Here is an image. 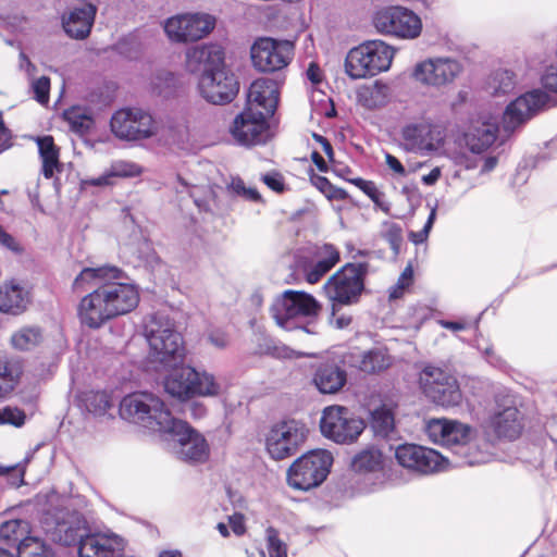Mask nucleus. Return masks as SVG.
<instances>
[{
    "instance_id": "a878e982",
    "label": "nucleus",
    "mask_w": 557,
    "mask_h": 557,
    "mask_svg": "<svg viewBox=\"0 0 557 557\" xmlns=\"http://www.w3.org/2000/svg\"><path fill=\"white\" fill-rule=\"evenodd\" d=\"M225 53L218 44L196 46L186 52V65L191 72L226 70L224 65Z\"/></svg>"
},
{
    "instance_id": "2f4dec72",
    "label": "nucleus",
    "mask_w": 557,
    "mask_h": 557,
    "mask_svg": "<svg viewBox=\"0 0 557 557\" xmlns=\"http://www.w3.org/2000/svg\"><path fill=\"white\" fill-rule=\"evenodd\" d=\"M123 272L115 267L85 268L74 280L73 288L83 290L88 286H100L108 280H120Z\"/></svg>"
},
{
    "instance_id": "79ce46f5",
    "label": "nucleus",
    "mask_w": 557,
    "mask_h": 557,
    "mask_svg": "<svg viewBox=\"0 0 557 557\" xmlns=\"http://www.w3.org/2000/svg\"><path fill=\"white\" fill-rule=\"evenodd\" d=\"M458 455L469 466L486 463L492 460L493 451L491 442L483 441L482 445L470 440L466 445V451H460Z\"/></svg>"
},
{
    "instance_id": "b1692460",
    "label": "nucleus",
    "mask_w": 557,
    "mask_h": 557,
    "mask_svg": "<svg viewBox=\"0 0 557 557\" xmlns=\"http://www.w3.org/2000/svg\"><path fill=\"white\" fill-rule=\"evenodd\" d=\"M277 83L270 78H259L251 83L248 90V106L256 113L270 117L274 114L278 103Z\"/></svg>"
},
{
    "instance_id": "8fccbe9b",
    "label": "nucleus",
    "mask_w": 557,
    "mask_h": 557,
    "mask_svg": "<svg viewBox=\"0 0 557 557\" xmlns=\"http://www.w3.org/2000/svg\"><path fill=\"white\" fill-rule=\"evenodd\" d=\"M84 401L86 409L96 416L104 414L112 407L110 395L103 391L87 393Z\"/></svg>"
},
{
    "instance_id": "37998d69",
    "label": "nucleus",
    "mask_w": 557,
    "mask_h": 557,
    "mask_svg": "<svg viewBox=\"0 0 557 557\" xmlns=\"http://www.w3.org/2000/svg\"><path fill=\"white\" fill-rule=\"evenodd\" d=\"M371 425L376 435L389 437L395 430V418L391 408L382 406L372 412Z\"/></svg>"
},
{
    "instance_id": "aec40b11",
    "label": "nucleus",
    "mask_w": 557,
    "mask_h": 557,
    "mask_svg": "<svg viewBox=\"0 0 557 557\" xmlns=\"http://www.w3.org/2000/svg\"><path fill=\"white\" fill-rule=\"evenodd\" d=\"M549 96L540 89H535L518 97L509 103L503 115V128L507 133L513 132L525 123L536 112L547 107Z\"/></svg>"
},
{
    "instance_id": "052dcab7",
    "label": "nucleus",
    "mask_w": 557,
    "mask_h": 557,
    "mask_svg": "<svg viewBox=\"0 0 557 557\" xmlns=\"http://www.w3.org/2000/svg\"><path fill=\"white\" fill-rule=\"evenodd\" d=\"M116 49L120 54L127 59H136L140 52V45L134 36L126 37L117 42Z\"/></svg>"
},
{
    "instance_id": "20e7f679",
    "label": "nucleus",
    "mask_w": 557,
    "mask_h": 557,
    "mask_svg": "<svg viewBox=\"0 0 557 557\" xmlns=\"http://www.w3.org/2000/svg\"><path fill=\"white\" fill-rule=\"evenodd\" d=\"M120 414L125 420L160 434L173 419L163 401L147 392L126 395L120 403Z\"/></svg>"
},
{
    "instance_id": "72a5a7b5",
    "label": "nucleus",
    "mask_w": 557,
    "mask_h": 557,
    "mask_svg": "<svg viewBox=\"0 0 557 557\" xmlns=\"http://www.w3.org/2000/svg\"><path fill=\"white\" fill-rule=\"evenodd\" d=\"M87 534L86 521L79 516H74L71 521L60 522L55 528V539L66 546H79L82 539Z\"/></svg>"
},
{
    "instance_id": "58836bf2",
    "label": "nucleus",
    "mask_w": 557,
    "mask_h": 557,
    "mask_svg": "<svg viewBox=\"0 0 557 557\" xmlns=\"http://www.w3.org/2000/svg\"><path fill=\"white\" fill-rule=\"evenodd\" d=\"M63 119L69 124L71 131L79 135L89 132L94 126V119L90 111L83 107H71L63 112Z\"/></svg>"
},
{
    "instance_id": "39448f33",
    "label": "nucleus",
    "mask_w": 557,
    "mask_h": 557,
    "mask_svg": "<svg viewBox=\"0 0 557 557\" xmlns=\"http://www.w3.org/2000/svg\"><path fill=\"white\" fill-rule=\"evenodd\" d=\"M164 388L173 397L187 399L194 396L218 397L226 391V385L211 373L181 367L165 379Z\"/></svg>"
},
{
    "instance_id": "f704fd0d",
    "label": "nucleus",
    "mask_w": 557,
    "mask_h": 557,
    "mask_svg": "<svg viewBox=\"0 0 557 557\" xmlns=\"http://www.w3.org/2000/svg\"><path fill=\"white\" fill-rule=\"evenodd\" d=\"M39 154L42 161V174L51 178L55 171H60L59 149L51 136H44L37 139Z\"/></svg>"
},
{
    "instance_id": "13d9d810",
    "label": "nucleus",
    "mask_w": 557,
    "mask_h": 557,
    "mask_svg": "<svg viewBox=\"0 0 557 557\" xmlns=\"http://www.w3.org/2000/svg\"><path fill=\"white\" fill-rule=\"evenodd\" d=\"M413 280V270L411 265H407L401 272L397 283L389 290V298L397 299L401 297L404 290L409 287Z\"/></svg>"
},
{
    "instance_id": "338daca9",
    "label": "nucleus",
    "mask_w": 557,
    "mask_h": 557,
    "mask_svg": "<svg viewBox=\"0 0 557 557\" xmlns=\"http://www.w3.org/2000/svg\"><path fill=\"white\" fill-rule=\"evenodd\" d=\"M141 252L144 255H140L139 258L143 259L145 265L154 269V267L159 264V258L153 251V249L150 247L149 243H143Z\"/></svg>"
},
{
    "instance_id": "bb28decb",
    "label": "nucleus",
    "mask_w": 557,
    "mask_h": 557,
    "mask_svg": "<svg viewBox=\"0 0 557 557\" xmlns=\"http://www.w3.org/2000/svg\"><path fill=\"white\" fill-rule=\"evenodd\" d=\"M498 132V120L492 115H481L472 122L465 138L472 152L480 153L494 144Z\"/></svg>"
},
{
    "instance_id": "0eeeda50",
    "label": "nucleus",
    "mask_w": 557,
    "mask_h": 557,
    "mask_svg": "<svg viewBox=\"0 0 557 557\" xmlns=\"http://www.w3.org/2000/svg\"><path fill=\"white\" fill-rule=\"evenodd\" d=\"M169 424L161 435L166 441L169 450L177 459L189 463H202L208 460L210 447L202 434L174 417Z\"/></svg>"
},
{
    "instance_id": "dca6fc26",
    "label": "nucleus",
    "mask_w": 557,
    "mask_h": 557,
    "mask_svg": "<svg viewBox=\"0 0 557 557\" xmlns=\"http://www.w3.org/2000/svg\"><path fill=\"white\" fill-rule=\"evenodd\" d=\"M307 429L296 420L274 424L265 437V448L271 458L282 460L293 456L305 442Z\"/></svg>"
},
{
    "instance_id": "69168bd1",
    "label": "nucleus",
    "mask_w": 557,
    "mask_h": 557,
    "mask_svg": "<svg viewBox=\"0 0 557 557\" xmlns=\"http://www.w3.org/2000/svg\"><path fill=\"white\" fill-rule=\"evenodd\" d=\"M14 474L12 484L15 486H21L24 483V474H25V466L14 465L10 467H4L0 465V476Z\"/></svg>"
},
{
    "instance_id": "09e8293b",
    "label": "nucleus",
    "mask_w": 557,
    "mask_h": 557,
    "mask_svg": "<svg viewBox=\"0 0 557 557\" xmlns=\"http://www.w3.org/2000/svg\"><path fill=\"white\" fill-rule=\"evenodd\" d=\"M350 182L361 189L379 209L385 213H389L391 203L385 199L384 193H382L373 182L360 177L350 180Z\"/></svg>"
},
{
    "instance_id": "7ed1b4c3",
    "label": "nucleus",
    "mask_w": 557,
    "mask_h": 557,
    "mask_svg": "<svg viewBox=\"0 0 557 557\" xmlns=\"http://www.w3.org/2000/svg\"><path fill=\"white\" fill-rule=\"evenodd\" d=\"M145 335L150 348V358L164 367L181 362L185 355L182 335L174 322L162 313L151 315L145 324Z\"/></svg>"
},
{
    "instance_id": "e2e57ef3",
    "label": "nucleus",
    "mask_w": 557,
    "mask_h": 557,
    "mask_svg": "<svg viewBox=\"0 0 557 557\" xmlns=\"http://www.w3.org/2000/svg\"><path fill=\"white\" fill-rule=\"evenodd\" d=\"M435 215H436V210L435 209H432L423 228L419 232H411L409 237L410 239L416 244H422L426 240L428 236H429V233L433 226V223H434V220H435Z\"/></svg>"
},
{
    "instance_id": "6ab92c4d",
    "label": "nucleus",
    "mask_w": 557,
    "mask_h": 557,
    "mask_svg": "<svg viewBox=\"0 0 557 557\" xmlns=\"http://www.w3.org/2000/svg\"><path fill=\"white\" fill-rule=\"evenodd\" d=\"M395 458L401 467L420 474L442 471L446 462L436 450L417 444L397 446Z\"/></svg>"
},
{
    "instance_id": "49530a36",
    "label": "nucleus",
    "mask_w": 557,
    "mask_h": 557,
    "mask_svg": "<svg viewBox=\"0 0 557 557\" xmlns=\"http://www.w3.org/2000/svg\"><path fill=\"white\" fill-rule=\"evenodd\" d=\"M382 465V454L374 447L363 449L352 459V468L359 472L377 470Z\"/></svg>"
},
{
    "instance_id": "9d476101",
    "label": "nucleus",
    "mask_w": 557,
    "mask_h": 557,
    "mask_svg": "<svg viewBox=\"0 0 557 557\" xmlns=\"http://www.w3.org/2000/svg\"><path fill=\"white\" fill-rule=\"evenodd\" d=\"M111 131L120 139L137 141L158 136L160 125L149 112L139 108H127L112 115Z\"/></svg>"
},
{
    "instance_id": "2eb2a0df",
    "label": "nucleus",
    "mask_w": 557,
    "mask_h": 557,
    "mask_svg": "<svg viewBox=\"0 0 557 557\" xmlns=\"http://www.w3.org/2000/svg\"><path fill=\"white\" fill-rule=\"evenodd\" d=\"M373 25L381 34L404 39L417 38L422 30L420 17L404 7H388L373 16Z\"/></svg>"
},
{
    "instance_id": "603ef678",
    "label": "nucleus",
    "mask_w": 557,
    "mask_h": 557,
    "mask_svg": "<svg viewBox=\"0 0 557 557\" xmlns=\"http://www.w3.org/2000/svg\"><path fill=\"white\" fill-rule=\"evenodd\" d=\"M265 541L269 557H287V545L278 537V532L274 528H267Z\"/></svg>"
},
{
    "instance_id": "473e14b6",
    "label": "nucleus",
    "mask_w": 557,
    "mask_h": 557,
    "mask_svg": "<svg viewBox=\"0 0 557 557\" xmlns=\"http://www.w3.org/2000/svg\"><path fill=\"white\" fill-rule=\"evenodd\" d=\"M23 372L22 362L15 357L0 356V398L10 394L17 385Z\"/></svg>"
},
{
    "instance_id": "680f3d73",
    "label": "nucleus",
    "mask_w": 557,
    "mask_h": 557,
    "mask_svg": "<svg viewBox=\"0 0 557 557\" xmlns=\"http://www.w3.org/2000/svg\"><path fill=\"white\" fill-rule=\"evenodd\" d=\"M319 261L326 262L333 268L339 261V251L331 244H324L317 252Z\"/></svg>"
},
{
    "instance_id": "4468645a",
    "label": "nucleus",
    "mask_w": 557,
    "mask_h": 557,
    "mask_svg": "<svg viewBox=\"0 0 557 557\" xmlns=\"http://www.w3.org/2000/svg\"><path fill=\"white\" fill-rule=\"evenodd\" d=\"M320 429L326 438L337 444H350L362 433L364 423L346 407L330 406L322 412Z\"/></svg>"
},
{
    "instance_id": "7c9ffc66",
    "label": "nucleus",
    "mask_w": 557,
    "mask_h": 557,
    "mask_svg": "<svg viewBox=\"0 0 557 557\" xmlns=\"http://www.w3.org/2000/svg\"><path fill=\"white\" fill-rule=\"evenodd\" d=\"M313 382L322 394H336L347 382V373L335 363H323L315 370Z\"/></svg>"
},
{
    "instance_id": "f03ea898",
    "label": "nucleus",
    "mask_w": 557,
    "mask_h": 557,
    "mask_svg": "<svg viewBox=\"0 0 557 557\" xmlns=\"http://www.w3.org/2000/svg\"><path fill=\"white\" fill-rule=\"evenodd\" d=\"M321 307L315 298L305 292L285 290L275 299L271 314L276 324L286 330L300 329L309 334H318L315 324H304L305 319L317 317Z\"/></svg>"
},
{
    "instance_id": "a18cd8bd",
    "label": "nucleus",
    "mask_w": 557,
    "mask_h": 557,
    "mask_svg": "<svg viewBox=\"0 0 557 557\" xmlns=\"http://www.w3.org/2000/svg\"><path fill=\"white\" fill-rule=\"evenodd\" d=\"M453 428L449 431V444L446 447L453 449L457 455L460 451H466V445L473 437V430L468 424L453 420Z\"/></svg>"
},
{
    "instance_id": "412c9836",
    "label": "nucleus",
    "mask_w": 557,
    "mask_h": 557,
    "mask_svg": "<svg viewBox=\"0 0 557 557\" xmlns=\"http://www.w3.org/2000/svg\"><path fill=\"white\" fill-rule=\"evenodd\" d=\"M238 89L236 77L227 70L206 71L199 79L201 96L214 104L231 102Z\"/></svg>"
},
{
    "instance_id": "c03bdc74",
    "label": "nucleus",
    "mask_w": 557,
    "mask_h": 557,
    "mask_svg": "<svg viewBox=\"0 0 557 557\" xmlns=\"http://www.w3.org/2000/svg\"><path fill=\"white\" fill-rule=\"evenodd\" d=\"M453 420L446 418L431 419L426 421L424 431L431 442L446 446L449 440V431L453 428Z\"/></svg>"
},
{
    "instance_id": "a211bd4d",
    "label": "nucleus",
    "mask_w": 557,
    "mask_h": 557,
    "mask_svg": "<svg viewBox=\"0 0 557 557\" xmlns=\"http://www.w3.org/2000/svg\"><path fill=\"white\" fill-rule=\"evenodd\" d=\"M293 55L292 41L270 37L258 38L250 49L252 64L260 72L280 71L289 64Z\"/></svg>"
},
{
    "instance_id": "774afa93",
    "label": "nucleus",
    "mask_w": 557,
    "mask_h": 557,
    "mask_svg": "<svg viewBox=\"0 0 557 557\" xmlns=\"http://www.w3.org/2000/svg\"><path fill=\"white\" fill-rule=\"evenodd\" d=\"M263 183L274 191H282L284 189L283 177L278 173L265 174L262 176Z\"/></svg>"
},
{
    "instance_id": "1a4fd4ad",
    "label": "nucleus",
    "mask_w": 557,
    "mask_h": 557,
    "mask_svg": "<svg viewBox=\"0 0 557 557\" xmlns=\"http://www.w3.org/2000/svg\"><path fill=\"white\" fill-rule=\"evenodd\" d=\"M332 462V455L321 449L299 457L288 469L289 486L302 491L319 486L326 479Z\"/></svg>"
},
{
    "instance_id": "393cba45",
    "label": "nucleus",
    "mask_w": 557,
    "mask_h": 557,
    "mask_svg": "<svg viewBox=\"0 0 557 557\" xmlns=\"http://www.w3.org/2000/svg\"><path fill=\"white\" fill-rule=\"evenodd\" d=\"M343 361L368 374H376L387 370L392 364V357L383 347L368 350H352L343 356Z\"/></svg>"
},
{
    "instance_id": "6e6d98bb",
    "label": "nucleus",
    "mask_w": 557,
    "mask_h": 557,
    "mask_svg": "<svg viewBox=\"0 0 557 557\" xmlns=\"http://www.w3.org/2000/svg\"><path fill=\"white\" fill-rule=\"evenodd\" d=\"M112 177H135L141 173V168L134 162L119 160L111 164L109 169Z\"/></svg>"
},
{
    "instance_id": "5fc2aeb1",
    "label": "nucleus",
    "mask_w": 557,
    "mask_h": 557,
    "mask_svg": "<svg viewBox=\"0 0 557 557\" xmlns=\"http://www.w3.org/2000/svg\"><path fill=\"white\" fill-rule=\"evenodd\" d=\"M381 235L388 242L394 252L397 253L403 242L401 227L397 223L384 221L381 226Z\"/></svg>"
},
{
    "instance_id": "c85d7f7f",
    "label": "nucleus",
    "mask_w": 557,
    "mask_h": 557,
    "mask_svg": "<svg viewBox=\"0 0 557 557\" xmlns=\"http://www.w3.org/2000/svg\"><path fill=\"white\" fill-rule=\"evenodd\" d=\"M97 9L90 3L72 9L62 18L65 33L76 39L87 37L91 30Z\"/></svg>"
},
{
    "instance_id": "3c124183",
    "label": "nucleus",
    "mask_w": 557,
    "mask_h": 557,
    "mask_svg": "<svg viewBox=\"0 0 557 557\" xmlns=\"http://www.w3.org/2000/svg\"><path fill=\"white\" fill-rule=\"evenodd\" d=\"M18 557H53V554L44 541L35 536L22 542Z\"/></svg>"
},
{
    "instance_id": "f3484780",
    "label": "nucleus",
    "mask_w": 557,
    "mask_h": 557,
    "mask_svg": "<svg viewBox=\"0 0 557 557\" xmlns=\"http://www.w3.org/2000/svg\"><path fill=\"white\" fill-rule=\"evenodd\" d=\"M461 63L450 57L429 58L418 62L411 77L425 87L442 88L455 82L461 74Z\"/></svg>"
},
{
    "instance_id": "bf43d9fd",
    "label": "nucleus",
    "mask_w": 557,
    "mask_h": 557,
    "mask_svg": "<svg viewBox=\"0 0 557 557\" xmlns=\"http://www.w3.org/2000/svg\"><path fill=\"white\" fill-rule=\"evenodd\" d=\"M32 90L34 92L35 99L41 103L46 104L49 101V91H50V79L47 76H41L37 79H34L30 84Z\"/></svg>"
},
{
    "instance_id": "f257e3e1",
    "label": "nucleus",
    "mask_w": 557,
    "mask_h": 557,
    "mask_svg": "<svg viewBox=\"0 0 557 557\" xmlns=\"http://www.w3.org/2000/svg\"><path fill=\"white\" fill-rule=\"evenodd\" d=\"M122 280H108L81 300L78 317L83 324L98 329L108 320L126 314L137 307L138 289Z\"/></svg>"
},
{
    "instance_id": "c9c22d12",
    "label": "nucleus",
    "mask_w": 557,
    "mask_h": 557,
    "mask_svg": "<svg viewBox=\"0 0 557 557\" xmlns=\"http://www.w3.org/2000/svg\"><path fill=\"white\" fill-rule=\"evenodd\" d=\"M29 537H32L29 535V524L25 520H9L0 525V541L10 546H16L17 553H20L22 542Z\"/></svg>"
},
{
    "instance_id": "4c0bfd02",
    "label": "nucleus",
    "mask_w": 557,
    "mask_h": 557,
    "mask_svg": "<svg viewBox=\"0 0 557 557\" xmlns=\"http://www.w3.org/2000/svg\"><path fill=\"white\" fill-rule=\"evenodd\" d=\"M44 341V334L39 326L26 325L16 330L11 336L12 346L22 351L36 348Z\"/></svg>"
},
{
    "instance_id": "9b49d317",
    "label": "nucleus",
    "mask_w": 557,
    "mask_h": 557,
    "mask_svg": "<svg viewBox=\"0 0 557 557\" xmlns=\"http://www.w3.org/2000/svg\"><path fill=\"white\" fill-rule=\"evenodd\" d=\"M444 143V129L426 119L408 122L400 129V146L407 152L429 156L438 151Z\"/></svg>"
},
{
    "instance_id": "423d86ee",
    "label": "nucleus",
    "mask_w": 557,
    "mask_h": 557,
    "mask_svg": "<svg viewBox=\"0 0 557 557\" xmlns=\"http://www.w3.org/2000/svg\"><path fill=\"white\" fill-rule=\"evenodd\" d=\"M394 50L381 40H371L352 48L345 59V72L352 79L374 76L387 71Z\"/></svg>"
},
{
    "instance_id": "a19ab883",
    "label": "nucleus",
    "mask_w": 557,
    "mask_h": 557,
    "mask_svg": "<svg viewBox=\"0 0 557 557\" xmlns=\"http://www.w3.org/2000/svg\"><path fill=\"white\" fill-rule=\"evenodd\" d=\"M169 145L180 149H186L191 140V133L185 120L171 122L165 133L161 136Z\"/></svg>"
},
{
    "instance_id": "ea45409f",
    "label": "nucleus",
    "mask_w": 557,
    "mask_h": 557,
    "mask_svg": "<svg viewBox=\"0 0 557 557\" xmlns=\"http://www.w3.org/2000/svg\"><path fill=\"white\" fill-rule=\"evenodd\" d=\"M516 84V75L512 71L498 69L491 74L486 88L491 95L502 96L512 91Z\"/></svg>"
},
{
    "instance_id": "c756f323",
    "label": "nucleus",
    "mask_w": 557,
    "mask_h": 557,
    "mask_svg": "<svg viewBox=\"0 0 557 557\" xmlns=\"http://www.w3.org/2000/svg\"><path fill=\"white\" fill-rule=\"evenodd\" d=\"M29 304V293L21 284L11 281L0 286V311L10 314L24 312Z\"/></svg>"
},
{
    "instance_id": "cd10ccee",
    "label": "nucleus",
    "mask_w": 557,
    "mask_h": 557,
    "mask_svg": "<svg viewBox=\"0 0 557 557\" xmlns=\"http://www.w3.org/2000/svg\"><path fill=\"white\" fill-rule=\"evenodd\" d=\"M487 428L498 438H517L522 430L519 410L513 406L496 409L488 418Z\"/></svg>"
},
{
    "instance_id": "ddd939ff",
    "label": "nucleus",
    "mask_w": 557,
    "mask_h": 557,
    "mask_svg": "<svg viewBox=\"0 0 557 557\" xmlns=\"http://www.w3.org/2000/svg\"><path fill=\"white\" fill-rule=\"evenodd\" d=\"M368 263H349L332 275L324 285L327 298L333 302L348 305L358 299L363 290V278Z\"/></svg>"
},
{
    "instance_id": "e433bc0d",
    "label": "nucleus",
    "mask_w": 557,
    "mask_h": 557,
    "mask_svg": "<svg viewBox=\"0 0 557 557\" xmlns=\"http://www.w3.org/2000/svg\"><path fill=\"white\" fill-rule=\"evenodd\" d=\"M388 85L375 82L372 85L363 86L358 91L359 102L368 109L384 107L389 100Z\"/></svg>"
},
{
    "instance_id": "0e129e2a",
    "label": "nucleus",
    "mask_w": 557,
    "mask_h": 557,
    "mask_svg": "<svg viewBox=\"0 0 557 557\" xmlns=\"http://www.w3.org/2000/svg\"><path fill=\"white\" fill-rule=\"evenodd\" d=\"M332 268L326 262L317 261L312 268L306 273V280L310 284H315L320 278L325 275Z\"/></svg>"
},
{
    "instance_id": "f8f14e48",
    "label": "nucleus",
    "mask_w": 557,
    "mask_h": 557,
    "mask_svg": "<svg viewBox=\"0 0 557 557\" xmlns=\"http://www.w3.org/2000/svg\"><path fill=\"white\" fill-rule=\"evenodd\" d=\"M216 18L203 12L177 14L165 20L164 32L170 41L189 44L207 37L215 27Z\"/></svg>"
},
{
    "instance_id": "de8ad7c7",
    "label": "nucleus",
    "mask_w": 557,
    "mask_h": 557,
    "mask_svg": "<svg viewBox=\"0 0 557 557\" xmlns=\"http://www.w3.org/2000/svg\"><path fill=\"white\" fill-rule=\"evenodd\" d=\"M257 342L258 347L256 352L260 355H270L276 358H292L294 356H301L300 354L295 355L294 350L284 345L277 344L271 337L265 335H258Z\"/></svg>"
},
{
    "instance_id": "6e6552de",
    "label": "nucleus",
    "mask_w": 557,
    "mask_h": 557,
    "mask_svg": "<svg viewBox=\"0 0 557 557\" xmlns=\"http://www.w3.org/2000/svg\"><path fill=\"white\" fill-rule=\"evenodd\" d=\"M418 383L423 395L437 406L451 408L461 404L462 393L456 376L441 367L424 366Z\"/></svg>"
},
{
    "instance_id": "4be33fe9",
    "label": "nucleus",
    "mask_w": 557,
    "mask_h": 557,
    "mask_svg": "<svg viewBox=\"0 0 557 557\" xmlns=\"http://www.w3.org/2000/svg\"><path fill=\"white\" fill-rule=\"evenodd\" d=\"M267 119L252 109H245L235 117L231 126V134L243 146L263 144L269 134Z\"/></svg>"
},
{
    "instance_id": "864d4df0",
    "label": "nucleus",
    "mask_w": 557,
    "mask_h": 557,
    "mask_svg": "<svg viewBox=\"0 0 557 557\" xmlns=\"http://www.w3.org/2000/svg\"><path fill=\"white\" fill-rule=\"evenodd\" d=\"M227 188L234 195L239 196L245 200L252 202H260L262 200L259 191L255 187L246 186L245 182L239 177L232 178Z\"/></svg>"
},
{
    "instance_id": "4d7b16f0",
    "label": "nucleus",
    "mask_w": 557,
    "mask_h": 557,
    "mask_svg": "<svg viewBox=\"0 0 557 557\" xmlns=\"http://www.w3.org/2000/svg\"><path fill=\"white\" fill-rule=\"evenodd\" d=\"M25 420V412L16 407L7 406L0 409V425L10 424L21 428L24 425Z\"/></svg>"
},
{
    "instance_id": "5701e85b",
    "label": "nucleus",
    "mask_w": 557,
    "mask_h": 557,
    "mask_svg": "<svg viewBox=\"0 0 557 557\" xmlns=\"http://www.w3.org/2000/svg\"><path fill=\"white\" fill-rule=\"evenodd\" d=\"M123 540L112 532L88 533L78 547L79 557H120Z\"/></svg>"
}]
</instances>
